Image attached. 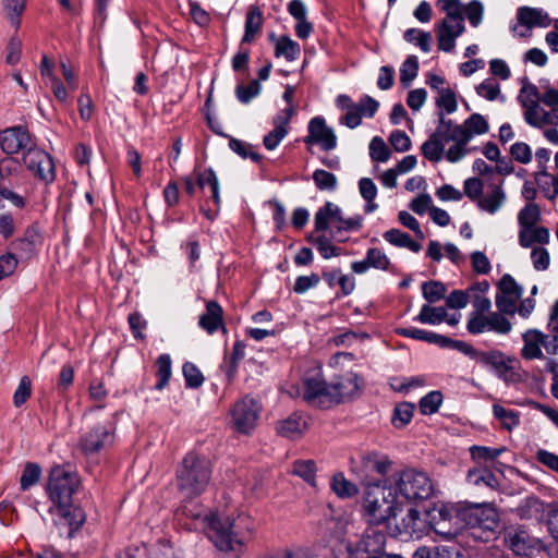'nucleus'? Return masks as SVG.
Here are the masks:
<instances>
[{
	"instance_id": "nucleus-3",
	"label": "nucleus",
	"mask_w": 558,
	"mask_h": 558,
	"mask_svg": "<svg viewBox=\"0 0 558 558\" xmlns=\"http://www.w3.org/2000/svg\"><path fill=\"white\" fill-rule=\"evenodd\" d=\"M391 484L386 480L367 483L363 493V512L372 523L380 524L401 511V504Z\"/></svg>"
},
{
	"instance_id": "nucleus-10",
	"label": "nucleus",
	"mask_w": 558,
	"mask_h": 558,
	"mask_svg": "<svg viewBox=\"0 0 558 558\" xmlns=\"http://www.w3.org/2000/svg\"><path fill=\"white\" fill-rule=\"evenodd\" d=\"M114 442V426L112 423H97L81 436L78 447L86 456L100 452Z\"/></svg>"
},
{
	"instance_id": "nucleus-14",
	"label": "nucleus",
	"mask_w": 558,
	"mask_h": 558,
	"mask_svg": "<svg viewBox=\"0 0 558 558\" xmlns=\"http://www.w3.org/2000/svg\"><path fill=\"white\" fill-rule=\"evenodd\" d=\"M301 396L313 407L325 408L331 403L329 385L319 374L304 377Z\"/></svg>"
},
{
	"instance_id": "nucleus-16",
	"label": "nucleus",
	"mask_w": 558,
	"mask_h": 558,
	"mask_svg": "<svg viewBox=\"0 0 558 558\" xmlns=\"http://www.w3.org/2000/svg\"><path fill=\"white\" fill-rule=\"evenodd\" d=\"M33 144L31 134L24 126H12L0 132V147L9 156L24 153Z\"/></svg>"
},
{
	"instance_id": "nucleus-61",
	"label": "nucleus",
	"mask_w": 558,
	"mask_h": 558,
	"mask_svg": "<svg viewBox=\"0 0 558 558\" xmlns=\"http://www.w3.org/2000/svg\"><path fill=\"white\" fill-rule=\"evenodd\" d=\"M464 13L471 26L478 27L483 21L484 4L480 0H471L464 7Z\"/></svg>"
},
{
	"instance_id": "nucleus-30",
	"label": "nucleus",
	"mask_w": 558,
	"mask_h": 558,
	"mask_svg": "<svg viewBox=\"0 0 558 558\" xmlns=\"http://www.w3.org/2000/svg\"><path fill=\"white\" fill-rule=\"evenodd\" d=\"M522 338L524 342L521 350L522 357L525 360L543 359L541 347H543L544 333L537 329H529Z\"/></svg>"
},
{
	"instance_id": "nucleus-34",
	"label": "nucleus",
	"mask_w": 558,
	"mask_h": 558,
	"mask_svg": "<svg viewBox=\"0 0 558 558\" xmlns=\"http://www.w3.org/2000/svg\"><path fill=\"white\" fill-rule=\"evenodd\" d=\"M399 534L407 537H421V513L417 509H409L405 517L402 518L400 526H398Z\"/></svg>"
},
{
	"instance_id": "nucleus-54",
	"label": "nucleus",
	"mask_w": 558,
	"mask_h": 558,
	"mask_svg": "<svg viewBox=\"0 0 558 558\" xmlns=\"http://www.w3.org/2000/svg\"><path fill=\"white\" fill-rule=\"evenodd\" d=\"M442 402V393L434 390L429 391L418 402L420 411L424 415H430L438 411Z\"/></svg>"
},
{
	"instance_id": "nucleus-12",
	"label": "nucleus",
	"mask_w": 558,
	"mask_h": 558,
	"mask_svg": "<svg viewBox=\"0 0 558 558\" xmlns=\"http://www.w3.org/2000/svg\"><path fill=\"white\" fill-rule=\"evenodd\" d=\"M498 293L495 303L500 313L514 315L517 313V302L523 295V288L514 280V278L505 274L498 284Z\"/></svg>"
},
{
	"instance_id": "nucleus-46",
	"label": "nucleus",
	"mask_w": 558,
	"mask_h": 558,
	"mask_svg": "<svg viewBox=\"0 0 558 558\" xmlns=\"http://www.w3.org/2000/svg\"><path fill=\"white\" fill-rule=\"evenodd\" d=\"M435 104L437 108H439L438 113H444V117H446V114H451L457 111V95L451 88L440 90V93L436 97Z\"/></svg>"
},
{
	"instance_id": "nucleus-56",
	"label": "nucleus",
	"mask_w": 558,
	"mask_h": 558,
	"mask_svg": "<svg viewBox=\"0 0 558 558\" xmlns=\"http://www.w3.org/2000/svg\"><path fill=\"white\" fill-rule=\"evenodd\" d=\"M369 156L374 161L386 162L390 158L391 151L381 137L375 136L369 143Z\"/></svg>"
},
{
	"instance_id": "nucleus-62",
	"label": "nucleus",
	"mask_w": 558,
	"mask_h": 558,
	"mask_svg": "<svg viewBox=\"0 0 558 558\" xmlns=\"http://www.w3.org/2000/svg\"><path fill=\"white\" fill-rule=\"evenodd\" d=\"M366 258L372 268L379 270H388L390 266V259L379 248L372 247L366 252Z\"/></svg>"
},
{
	"instance_id": "nucleus-59",
	"label": "nucleus",
	"mask_w": 558,
	"mask_h": 558,
	"mask_svg": "<svg viewBox=\"0 0 558 558\" xmlns=\"http://www.w3.org/2000/svg\"><path fill=\"white\" fill-rule=\"evenodd\" d=\"M316 558H350V554L347 550V547L335 541L332 544L328 546H324L318 549V553L315 554Z\"/></svg>"
},
{
	"instance_id": "nucleus-47",
	"label": "nucleus",
	"mask_w": 558,
	"mask_h": 558,
	"mask_svg": "<svg viewBox=\"0 0 558 558\" xmlns=\"http://www.w3.org/2000/svg\"><path fill=\"white\" fill-rule=\"evenodd\" d=\"M493 413L507 430H512L520 424L519 414L513 410H508L499 404H494Z\"/></svg>"
},
{
	"instance_id": "nucleus-31",
	"label": "nucleus",
	"mask_w": 558,
	"mask_h": 558,
	"mask_svg": "<svg viewBox=\"0 0 558 558\" xmlns=\"http://www.w3.org/2000/svg\"><path fill=\"white\" fill-rule=\"evenodd\" d=\"M344 217L342 216L341 208L331 203L327 202L323 207H320L314 217V226L316 231H327L329 229L330 220H336L339 225L342 223Z\"/></svg>"
},
{
	"instance_id": "nucleus-41",
	"label": "nucleus",
	"mask_w": 558,
	"mask_h": 558,
	"mask_svg": "<svg viewBox=\"0 0 558 558\" xmlns=\"http://www.w3.org/2000/svg\"><path fill=\"white\" fill-rule=\"evenodd\" d=\"M291 472L292 474L304 480L311 486H316L317 468L314 460H295L292 463Z\"/></svg>"
},
{
	"instance_id": "nucleus-38",
	"label": "nucleus",
	"mask_w": 558,
	"mask_h": 558,
	"mask_svg": "<svg viewBox=\"0 0 558 558\" xmlns=\"http://www.w3.org/2000/svg\"><path fill=\"white\" fill-rule=\"evenodd\" d=\"M198 187L204 190L206 186L210 189L211 198L217 207L220 206L219 181L211 168L197 173Z\"/></svg>"
},
{
	"instance_id": "nucleus-35",
	"label": "nucleus",
	"mask_w": 558,
	"mask_h": 558,
	"mask_svg": "<svg viewBox=\"0 0 558 558\" xmlns=\"http://www.w3.org/2000/svg\"><path fill=\"white\" fill-rule=\"evenodd\" d=\"M466 482L474 486L495 489L498 486L496 475L487 468H474L468 471Z\"/></svg>"
},
{
	"instance_id": "nucleus-52",
	"label": "nucleus",
	"mask_w": 558,
	"mask_h": 558,
	"mask_svg": "<svg viewBox=\"0 0 558 558\" xmlns=\"http://www.w3.org/2000/svg\"><path fill=\"white\" fill-rule=\"evenodd\" d=\"M418 73V59L416 56H409L400 68V82L404 87L410 86Z\"/></svg>"
},
{
	"instance_id": "nucleus-24",
	"label": "nucleus",
	"mask_w": 558,
	"mask_h": 558,
	"mask_svg": "<svg viewBox=\"0 0 558 558\" xmlns=\"http://www.w3.org/2000/svg\"><path fill=\"white\" fill-rule=\"evenodd\" d=\"M502 181L499 184L490 183L485 194L477 201V207L490 215L496 214L506 202V192L502 187Z\"/></svg>"
},
{
	"instance_id": "nucleus-39",
	"label": "nucleus",
	"mask_w": 558,
	"mask_h": 558,
	"mask_svg": "<svg viewBox=\"0 0 558 558\" xmlns=\"http://www.w3.org/2000/svg\"><path fill=\"white\" fill-rule=\"evenodd\" d=\"M505 315L499 311L488 313L486 315V332L508 335L512 330V324Z\"/></svg>"
},
{
	"instance_id": "nucleus-63",
	"label": "nucleus",
	"mask_w": 558,
	"mask_h": 558,
	"mask_svg": "<svg viewBox=\"0 0 558 558\" xmlns=\"http://www.w3.org/2000/svg\"><path fill=\"white\" fill-rule=\"evenodd\" d=\"M260 92V85L258 81H252L247 86L238 84L235 87V95L240 102L246 105Z\"/></svg>"
},
{
	"instance_id": "nucleus-15",
	"label": "nucleus",
	"mask_w": 558,
	"mask_h": 558,
	"mask_svg": "<svg viewBox=\"0 0 558 558\" xmlns=\"http://www.w3.org/2000/svg\"><path fill=\"white\" fill-rule=\"evenodd\" d=\"M505 545L517 556H529L538 545L522 525H510L504 531Z\"/></svg>"
},
{
	"instance_id": "nucleus-29",
	"label": "nucleus",
	"mask_w": 558,
	"mask_h": 558,
	"mask_svg": "<svg viewBox=\"0 0 558 558\" xmlns=\"http://www.w3.org/2000/svg\"><path fill=\"white\" fill-rule=\"evenodd\" d=\"M222 307L216 301L206 303V312L199 316L198 325L209 335L215 333L219 328H223Z\"/></svg>"
},
{
	"instance_id": "nucleus-2",
	"label": "nucleus",
	"mask_w": 558,
	"mask_h": 558,
	"mask_svg": "<svg viewBox=\"0 0 558 558\" xmlns=\"http://www.w3.org/2000/svg\"><path fill=\"white\" fill-rule=\"evenodd\" d=\"M438 515L439 521L433 525V529L438 533H442V523L453 519L462 526L477 527L489 532L495 531L499 525V514L496 508L487 502H460L458 505L442 506L438 509Z\"/></svg>"
},
{
	"instance_id": "nucleus-50",
	"label": "nucleus",
	"mask_w": 558,
	"mask_h": 558,
	"mask_svg": "<svg viewBox=\"0 0 558 558\" xmlns=\"http://www.w3.org/2000/svg\"><path fill=\"white\" fill-rule=\"evenodd\" d=\"M476 93L478 96L494 101L499 99L501 102L506 101V97L500 93V86L493 78L484 80L480 85L476 86Z\"/></svg>"
},
{
	"instance_id": "nucleus-17",
	"label": "nucleus",
	"mask_w": 558,
	"mask_h": 558,
	"mask_svg": "<svg viewBox=\"0 0 558 558\" xmlns=\"http://www.w3.org/2000/svg\"><path fill=\"white\" fill-rule=\"evenodd\" d=\"M464 32V19H444L436 27L439 50L451 52L456 47V39Z\"/></svg>"
},
{
	"instance_id": "nucleus-36",
	"label": "nucleus",
	"mask_w": 558,
	"mask_h": 558,
	"mask_svg": "<svg viewBox=\"0 0 558 558\" xmlns=\"http://www.w3.org/2000/svg\"><path fill=\"white\" fill-rule=\"evenodd\" d=\"M330 488L341 499L355 497L359 493L357 486L349 481L342 472L332 475Z\"/></svg>"
},
{
	"instance_id": "nucleus-25",
	"label": "nucleus",
	"mask_w": 558,
	"mask_h": 558,
	"mask_svg": "<svg viewBox=\"0 0 558 558\" xmlns=\"http://www.w3.org/2000/svg\"><path fill=\"white\" fill-rule=\"evenodd\" d=\"M517 20L520 25L527 29L533 27L545 28L551 24V19L542 8L520 7L517 11Z\"/></svg>"
},
{
	"instance_id": "nucleus-9",
	"label": "nucleus",
	"mask_w": 558,
	"mask_h": 558,
	"mask_svg": "<svg viewBox=\"0 0 558 558\" xmlns=\"http://www.w3.org/2000/svg\"><path fill=\"white\" fill-rule=\"evenodd\" d=\"M22 161L26 169L46 185L56 180V166L52 157L33 144L23 153Z\"/></svg>"
},
{
	"instance_id": "nucleus-28",
	"label": "nucleus",
	"mask_w": 558,
	"mask_h": 558,
	"mask_svg": "<svg viewBox=\"0 0 558 558\" xmlns=\"http://www.w3.org/2000/svg\"><path fill=\"white\" fill-rule=\"evenodd\" d=\"M518 517L522 520L542 521L546 513L545 504L536 496L523 498L515 508Z\"/></svg>"
},
{
	"instance_id": "nucleus-19",
	"label": "nucleus",
	"mask_w": 558,
	"mask_h": 558,
	"mask_svg": "<svg viewBox=\"0 0 558 558\" xmlns=\"http://www.w3.org/2000/svg\"><path fill=\"white\" fill-rule=\"evenodd\" d=\"M387 533L376 526L367 527L361 541L359 542V549L366 554V557L379 556L386 551Z\"/></svg>"
},
{
	"instance_id": "nucleus-45",
	"label": "nucleus",
	"mask_w": 558,
	"mask_h": 558,
	"mask_svg": "<svg viewBox=\"0 0 558 558\" xmlns=\"http://www.w3.org/2000/svg\"><path fill=\"white\" fill-rule=\"evenodd\" d=\"M506 451L505 447L492 448L486 446H472L470 453L472 459L477 462H493Z\"/></svg>"
},
{
	"instance_id": "nucleus-11",
	"label": "nucleus",
	"mask_w": 558,
	"mask_h": 558,
	"mask_svg": "<svg viewBox=\"0 0 558 558\" xmlns=\"http://www.w3.org/2000/svg\"><path fill=\"white\" fill-rule=\"evenodd\" d=\"M260 410V404L253 398L239 400L231 410L232 427L241 434H251L257 425Z\"/></svg>"
},
{
	"instance_id": "nucleus-64",
	"label": "nucleus",
	"mask_w": 558,
	"mask_h": 558,
	"mask_svg": "<svg viewBox=\"0 0 558 558\" xmlns=\"http://www.w3.org/2000/svg\"><path fill=\"white\" fill-rule=\"evenodd\" d=\"M440 348L456 349L459 352L463 353L464 355L469 356L471 360H475L476 354L478 352V350L475 349L472 344L464 342V341H460V340H453L446 336H444V341H441Z\"/></svg>"
},
{
	"instance_id": "nucleus-8",
	"label": "nucleus",
	"mask_w": 558,
	"mask_h": 558,
	"mask_svg": "<svg viewBox=\"0 0 558 558\" xmlns=\"http://www.w3.org/2000/svg\"><path fill=\"white\" fill-rule=\"evenodd\" d=\"M393 462L390 458L378 451H369L361 457L359 463L351 462V471L361 480L365 486L367 483H375L374 475L386 476Z\"/></svg>"
},
{
	"instance_id": "nucleus-57",
	"label": "nucleus",
	"mask_w": 558,
	"mask_h": 558,
	"mask_svg": "<svg viewBox=\"0 0 558 558\" xmlns=\"http://www.w3.org/2000/svg\"><path fill=\"white\" fill-rule=\"evenodd\" d=\"M20 172L21 163L17 158L8 156L0 159V187L3 186L2 182L17 175Z\"/></svg>"
},
{
	"instance_id": "nucleus-53",
	"label": "nucleus",
	"mask_w": 558,
	"mask_h": 558,
	"mask_svg": "<svg viewBox=\"0 0 558 558\" xmlns=\"http://www.w3.org/2000/svg\"><path fill=\"white\" fill-rule=\"evenodd\" d=\"M313 181L316 187L320 191H335L338 186L337 177L323 169H317L313 172Z\"/></svg>"
},
{
	"instance_id": "nucleus-5",
	"label": "nucleus",
	"mask_w": 558,
	"mask_h": 558,
	"mask_svg": "<svg viewBox=\"0 0 558 558\" xmlns=\"http://www.w3.org/2000/svg\"><path fill=\"white\" fill-rule=\"evenodd\" d=\"M456 141L469 143V132L463 130V125L444 117V113H438V124L428 140L422 144V155L429 161L438 162L444 158L445 145Z\"/></svg>"
},
{
	"instance_id": "nucleus-7",
	"label": "nucleus",
	"mask_w": 558,
	"mask_h": 558,
	"mask_svg": "<svg viewBox=\"0 0 558 558\" xmlns=\"http://www.w3.org/2000/svg\"><path fill=\"white\" fill-rule=\"evenodd\" d=\"M77 485L78 480L74 473L57 465L50 471L47 492L52 502L63 509L71 504Z\"/></svg>"
},
{
	"instance_id": "nucleus-23",
	"label": "nucleus",
	"mask_w": 558,
	"mask_h": 558,
	"mask_svg": "<svg viewBox=\"0 0 558 558\" xmlns=\"http://www.w3.org/2000/svg\"><path fill=\"white\" fill-rule=\"evenodd\" d=\"M287 10L289 14L296 21L295 35L300 39H306L313 33L314 26L307 21V8L302 0H291Z\"/></svg>"
},
{
	"instance_id": "nucleus-49",
	"label": "nucleus",
	"mask_w": 558,
	"mask_h": 558,
	"mask_svg": "<svg viewBox=\"0 0 558 558\" xmlns=\"http://www.w3.org/2000/svg\"><path fill=\"white\" fill-rule=\"evenodd\" d=\"M463 130L470 134V141L474 135H482L488 132L489 125L487 120L480 113H472L464 122Z\"/></svg>"
},
{
	"instance_id": "nucleus-13",
	"label": "nucleus",
	"mask_w": 558,
	"mask_h": 558,
	"mask_svg": "<svg viewBox=\"0 0 558 558\" xmlns=\"http://www.w3.org/2000/svg\"><path fill=\"white\" fill-rule=\"evenodd\" d=\"M304 143L306 145L316 144L323 150L329 151L337 147V135L333 129L327 125L324 117L316 116L308 122Z\"/></svg>"
},
{
	"instance_id": "nucleus-37",
	"label": "nucleus",
	"mask_w": 558,
	"mask_h": 558,
	"mask_svg": "<svg viewBox=\"0 0 558 558\" xmlns=\"http://www.w3.org/2000/svg\"><path fill=\"white\" fill-rule=\"evenodd\" d=\"M396 333L405 338L424 341L427 343H432L438 345L440 348L441 341H444V336L436 333L434 331H428L425 329H420L415 327L410 328H397Z\"/></svg>"
},
{
	"instance_id": "nucleus-58",
	"label": "nucleus",
	"mask_w": 558,
	"mask_h": 558,
	"mask_svg": "<svg viewBox=\"0 0 558 558\" xmlns=\"http://www.w3.org/2000/svg\"><path fill=\"white\" fill-rule=\"evenodd\" d=\"M422 293L427 302L435 303L445 296L446 286L440 281L424 282Z\"/></svg>"
},
{
	"instance_id": "nucleus-48",
	"label": "nucleus",
	"mask_w": 558,
	"mask_h": 558,
	"mask_svg": "<svg viewBox=\"0 0 558 558\" xmlns=\"http://www.w3.org/2000/svg\"><path fill=\"white\" fill-rule=\"evenodd\" d=\"M403 37L408 43L415 44L422 51L426 53L432 49V35L428 32L416 28H409L404 32Z\"/></svg>"
},
{
	"instance_id": "nucleus-21",
	"label": "nucleus",
	"mask_w": 558,
	"mask_h": 558,
	"mask_svg": "<svg viewBox=\"0 0 558 558\" xmlns=\"http://www.w3.org/2000/svg\"><path fill=\"white\" fill-rule=\"evenodd\" d=\"M474 361L490 368L499 378L505 380H508V374L512 373V367L507 363L505 354L498 350H478Z\"/></svg>"
},
{
	"instance_id": "nucleus-44",
	"label": "nucleus",
	"mask_w": 558,
	"mask_h": 558,
	"mask_svg": "<svg viewBox=\"0 0 558 558\" xmlns=\"http://www.w3.org/2000/svg\"><path fill=\"white\" fill-rule=\"evenodd\" d=\"M414 409L415 405L411 402L404 401L396 404L391 416V424L396 428L407 426L413 417Z\"/></svg>"
},
{
	"instance_id": "nucleus-32",
	"label": "nucleus",
	"mask_w": 558,
	"mask_h": 558,
	"mask_svg": "<svg viewBox=\"0 0 558 558\" xmlns=\"http://www.w3.org/2000/svg\"><path fill=\"white\" fill-rule=\"evenodd\" d=\"M263 26V12L257 5H250L245 16V29L241 44L254 41Z\"/></svg>"
},
{
	"instance_id": "nucleus-42",
	"label": "nucleus",
	"mask_w": 558,
	"mask_h": 558,
	"mask_svg": "<svg viewBox=\"0 0 558 558\" xmlns=\"http://www.w3.org/2000/svg\"><path fill=\"white\" fill-rule=\"evenodd\" d=\"M446 316L447 311L445 307L424 304L414 320L421 324L439 325L446 319Z\"/></svg>"
},
{
	"instance_id": "nucleus-4",
	"label": "nucleus",
	"mask_w": 558,
	"mask_h": 558,
	"mask_svg": "<svg viewBox=\"0 0 558 558\" xmlns=\"http://www.w3.org/2000/svg\"><path fill=\"white\" fill-rule=\"evenodd\" d=\"M211 477L210 461L189 452L177 469V487L185 499H193L205 492Z\"/></svg>"
},
{
	"instance_id": "nucleus-60",
	"label": "nucleus",
	"mask_w": 558,
	"mask_h": 558,
	"mask_svg": "<svg viewBox=\"0 0 558 558\" xmlns=\"http://www.w3.org/2000/svg\"><path fill=\"white\" fill-rule=\"evenodd\" d=\"M182 372L185 378L186 387L198 388L203 385L204 376L195 364L191 362L184 363Z\"/></svg>"
},
{
	"instance_id": "nucleus-1",
	"label": "nucleus",
	"mask_w": 558,
	"mask_h": 558,
	"mask_svg": "<svg viewBox=\"0 0 558 558\" xmlns=\"http://www.w3.org/2000/svg\"><path fill=\"white\" fill-rule=\"evenodd\" d=\"M181 512L187 518L202 521L208 529L209 539L220 551L239 555L252 538L253 529L246 523V518L239 517L235 520L189 506H183Z\"/></svg>"
},
{
	"instance_id": "nucleus-40",
	"label": "nucleus",
	"mask_w": 558,
	"mask_h": 558,
	"mask_svg": "<svg viewBox=\"0 0 558 558\" xmlns=\"http://www.w3.org/2000/svg\"><path fill=\"white\" fill-rule=\"evenodd\" d=\"M301 53L300 45L292 40L289 36H281L275 46V56L277 58L283 57L287 61L291 62L299 58Z\"/></svg>"
},
{
	"instance_id": "nucleus-18",
	"label": "nucleus",
	"mask_w": 558,
	"mask_h": 558,
	"mask_svg": "<svg viewBox=\"0 0 558 558\" xmlns=\"http://www.w3.org/2000/svg\"><path fill=\"white\" fill-rule=\"evenodd\" d=\"M41 243L43 235L39 225L34 222L25 229L22 236L11 242V247L20 254L21 258L28 259L36 255Z\"/></svg>"
},
{
	"instance_id": "nucleus-27",
	"label": "nucleus",
	"mask_w": 558,
	"mask_h": 558,
	"mask_svg": "<svg viewBox=\"0 0 558 558\" xmlns=\"http://www.w3.org/2000/svg\"><path fill=\"white\" fill-rule=\"evenodd\" d=\"M541 220V208L537 204H526L518 214L519 230V244L526 245L525 232L530 231L532 227Z\"/></svg>"
},
{
	"instance_id": "nucleus-26",
	"label": "nucleus",
	"mask_w": 558,
	"mask_h": 558,
	"mask_svg": "<svg viewBox=\"0 0 558 558\" xmlns=\"http://www.w3.org/2000/svg\"><path fill=\"white\" fill-rule=\"evenodd\" d=\"M357 380V375L350 373L329 385L331 403H339L345 398L352 397L359 390Z\"/></svg>"
},
{
	"instance_id": "nucleus-51",
	"label": "nucleus",
	"mask_w": 558,
	"mask_h": 558,
	"mask_svg": "<svg viewBox=\"0 0 558 558\" xmlns=\"http://www.w3.org/2000/svg\"><path fill=\"white\" fill-rule=\"evenodd\" d=\"M229 147L243 159L250 158L254 162H260L263 159L262 155L254 150L253 145L241 140L231 137L229 141Z\"/></svg>"
},
{
	"instance_id": "nucleus-55",
	"label": "nucleus",
	"mask_w": 558,
	"mask_h": 558,
	"mask_svg": "<svg viewBox=\"0 0 558 558\" xmlns=\"http://www.w3.org/2000/svg\"><path fill=\"white\" fill-rule=\"evenodd\" d=\"M41 475V469L37 463L28 462L21 475L20 484L22 490H27L38 483Z\"/></svg>"
},
{
	"instance_id": "nucleus-22",
	"label": "nucleus",
	"mask_w": 558,
	"mask_h": 558,
	"mask_svg": "<svg viewBox=\"0 0 558 558\" xmlns=\"http://www.w3.org/2000/svg\"><path fill=\"white\" fill-rule=\"evenodd\" d=\"M538 98V89L535 85H530L529 87H523L520 90L519 101L524 111V120L525 122L534 128H541L539 122V106L537 104Z\"/></svg>"
},
{
	"instance_id": "nucleus-43",
	"label": "nucleus",
	"mask_w": 558,
	"mask_h": 558,
	"mask_svg": "<svg viewBox=\"0 0 558 558\" xmlns=\"http://www.w3.org/2000/svg\"><path fill=\"white\" fill-rule=\"evenodd\" d=\"M172 375V361L169 354H160L156 360V376L158 378L155 388L162 390Z\"/></svg>"
},
{
	"instance_id": "nucleus-20",
	"label": "nucleus",
	"mask_w": 558,
	"mask_h": 558,
	"mask_svg": "<svg viewBox=\"0 0 558 558\" xmlns=\"http://www.w3.org/2000/svg\"><path fill=\"white\" fill-rule=\"evenodd\" d=\"M293 109H282L274 118L275 129L264 136L263 144L268 150H274L288 134V124L293 116Z\"/></svg>"
},
{
	"instance_id": "nucleus-33",
	"label": "nucleus",
	"mask_w": 558,
	"mask_h": 558,
	"mask_svg": "<svg viewBox=\"0 0 558 558\" xmlns=\"http://www.w3.org/2000/svg\"><path fill=\"white\" fill-rule=\"evenodd\" d=\"M306 427L305 421L296 413L279 421L276 426L277 433L286 438L295 439L300 437Z\"/></svg>"
},
{
	"instance_id": "nucleus-6",
	"label": "nucleus",
	"mask_w": 558,
	"mask_h": 558,
	"mask_svg": "<svg viewBox=\"0 0 558 558\" xmlns=\"http://www.w3.org/2000/svg\"><path fill=\"white\" fill-rule=\"evenodd\" d=\"M392 487L397 496L411 502H421L432 498L435 486L430 476L415 468H404L392 476Z\"/></svg>"
}]
</instances>
